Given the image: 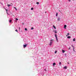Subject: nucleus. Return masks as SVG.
Here are the masks:
<instances>
[{
  "label": "nucleus",
  "mask_w": 76,
  "mask_h": 76,
  "mask_svg": "<svg viewBox=\"0 0 76 76\" xmlns=\"http://www.w3.org/2000/svg\"><path fill=\"white\" fill-rule=\"evenodd\" d=\"M58 15V13L57 12L56 13V16H57Z\"/></svg>",
  "instance_id": "obj_15"
},
{
  "label": "nucleus",
  "mask_w": 76,
  "mask_h": 76,
  "mask_svg": "<svg viewBox=\"0 0 76 76\" xmlns=\"http://www.w3.org/2000/svg\"><path fill=\"white\" fill-rule=\"evenodd\" d=\"M47 13V12H45V13Z\"/></svg>",
  "instance_id": "obj_37"
},
{
  "label": "nucleus",
  "mask_w": 76,
  "mask_h": 76,
  "mask_svg": "<svg viewBox=\"0 0 76 76\" xmlns=\"http://www.w3.org/2000/svg\"><path fill=\"white\" fill-rule=\"evenodd\" d=\"M36 3L37 4H39V2H37Z\"/></svg>",
  "instance_id": "obj_13"
},
{
  "label": "nucleus",
  "mask_w": 76,
  "mask_h": 76,
  "mask_svg": "<svg viewBox=\"0 0 76 76\" xmlns=\"http://www.w3.org/2000/svg\"><path fill=\"white\" fill-rule=\"evenodd\" d=\"M64 28H65V29H66V27H67V26H66V25H64Z\"/></svg>",
  "instance_id": "obj_3"
},
{
  "label": "nucleus",
  "mask_w": 76,
  "mask_h": 76,
  "mask_svg": "<svg viewBox=\"0 0 76 76\" xmlns=\"http://www.w3.org/2000/svg\"><path fill=\"white\" fill-rule=\"evenodd\" d=\"M31 30H32L33 29H34V27H32L31 28Z\"/></svg>",
  "instance_id": "obj_18"
},
{
  "label": "nucleus",
  "mask_w": 76,
  "mask_h": 76,
  "mask_svg": "<svg viewBox=\"0 0 76 76\" xmlns=\"http://www.w3.org/2000/svg\"><path fill=\"white\" fill-rule=\"evenodd\" d=\"M15 31H16V32H18V30H17V29L15 30Z\"/></svg>",
  "instance_id": "obj_27"
},
{
  "label": "nucleus",
  "mask_w": 76,
  "mask_h": 76,
  "mask_svg": "<svg viewBox=\"0 0 76 76\" xmlns=\"http://www.w3.org/2000/svg\"><path fill=\"white\" fill-rule=\"evenodd\" d=\"M72 47H73V48H74V46H73V45H72Z\"/></svg>",
  "instance_id": "obj_30"
},
{
  "label": "nucleus",
  "mask_w": 76,
  "mask_h": 76,
  "mask_svg": "<svg viewBox=\"0 0 76 76\" xmlns=\"http://www.w3.org/2000/svg\"><path fill=\"white\" fill-rule=\"evenodd\" d=\"M5 10H6V12H7V11H8V10H7V9H6Z\"/></svg>",
  "instance_id": "obj_26"
},
{
  "label": "nucleus",
  "mask_w": 76,
  "mask_h": 76,
  "mask_svg": "<svg viewBox=\"0 0 76 76\" xmlns=\"http://www.w3.org/2000/svg\"><path fill=\"white\" fill-rule=\"evenodd\" d=\"M15 20H18V19L16 18H15Z\"/></svg>",
  "instance_id": "obj_23"
},
{
  "label": "nucleus",
  "mask_w": 76,
  "mask_h": 76,
  "mask_svg": "<svg viewBox=\"0 0 76 76\" xmlns=\"http://www.w3.org/2000/svg\"><path fill=\"white\" fill-rule=\"evenodd\" d=\"M61 64V62H59V64Z\"/></svg>",
  "instance_id": "obj_31"
},
{
  "label": "nucleus",
  "mask_w": 76,
  "mask_h": 76,
  "mask_svg": "<svg viewBox=\"0 0 76 76\" xmlns=\"http://www.w3.org/2000/svg\"><path fill=\"white\" fill-rule=\"evenodd\" d=\"M58 21H60V18H58Z\"/></svg>",
  "instance_id": "obj_21"
},
{
  "label": "nucleus",
  "mask_w": 76,
  "mask_h": 76,
  "mask_svg": "<svg viewBox=\"0 0 76 76\" xmlns=\"http://www.w3.org/2000/svg\"><path fill=\"white\" fill-rule=\"evenodd\" d=\"M68 64H69V62H68Z\"/></svg>",
  "instance_id": "obj_36"
},
{
  "label": "nucleus",
  "mask_w": 76,
  "mask_h": 76,
  "mask_svg": "<svg viewBox=\"0 0 76 76\" xmlns=\"http://www.w3.org/2000/svg\"><path fill=\"white\" fill-rule=\"evenodd\" d=\"M73 1H74V0H73Z\"/></svg>",
  "instance_id": "obj_39"
},
{
  "label": "nucleus",
  "mask_w": 76,
  "mask_h": 76,
  "mask_svg": "<svg viewBox=\"0 0 76 76\" xmlns=\"http://www.w3.org/2000/svg\"><path fill=\"white\" fill-rule=\"evenodd\" d=\"M23 25H24V23H23Z\"/></svg>",
  "instance_id": "obj_35"
},
{
  "label": "nucleus",
  "mask_w": 76,
  "mask_h": 76,
  "mask_svg": "<svg viewBox=\"0 0 76 76\" xmlns=\"http://www.w3.org/2000/svg\"><path fill=\"white\" fill-rule=\"evenodd\" d=\"M9 22L11 23L12 22V20H10L9 21Z\"/></svg>",
  "instance_id": "obj_16"
},
{
  "label": "nucleus",
  "mask_w": 76,
  "mask_h": 76,
  "mask_svg": "<svg viewBox=\"0 0 76 76\" xmlns=\"http://www.w3.org/2000/svg\"><path fill=\"white\" fill-rule=\"evenodd\" d=\"M34 8H31V10H33Z\"/></svg>",
  "instance_id": "obj_22"
},
{
  "label": "nucleus",
  "mask_w": 76,
  "mask_h": 76,
  "mask_svg": "<svg viewBox=\"0 0 76 76\" xmlns=\"http://www.w3.org/2000/svg\"><path fill=\"white\" fill-rule=\"evenodd\" d=\"M67 38H68V39H70V38H71V37L70 36H68Z\"/></svg>",
  "instance_id": "obj_4"
},
{
  "label": "nucleus",
  "mask_w": 76,
  "mask_h": 76,
  "mask_svg": "<svg viewBox=\"0 0 76 76\" xmlns=\"http://www.w3.org/2000/svg\"><path fill=\"white\" fill-rule=\"evenodd\" d=\"M53 39H51L50 40V43L49 44L50 45V46L51 45V44H53Z\"/></svg>",
  "instance_id": "obj_1"
},
{
  "label": "nucleus",
  "mask_w": 76,
  "mask_h": 76,
  "mask_svg": "<svg viewBox=\"0 0 76 76\" xmlns=\"http://www.w3.org/2000/svg\"><path fill=\"white\" fill-rule=\"evenodd\" d=\"M25 31H27V30H28V29L26 28H25Z\"/></svg>",
  "instance_id": "obj_17"
},
{
  "label": "nucleus",
  "mask_w": 76,
  "mask_h": 76,
  "mask_svg": "<svg viewBox=\"0 0 76 76\" xmlns=\"http://www.w3.org/2000/svg\"><path fill=\"white\" fill-rule=\"evenodd\" d=\"M57 51H55V53L56 54V53H57Z\"/></svg>",
  "instance_id": "obj_25"
},
{
  "label": "nucleus",
  "mask_w": 76,
  "mask_h": 76,
  "mask_svg": "<svg viewBox=\"0 0 76 76\" xmlns=\"http://www.w3.org/2000/svg\"><path fill=\"white\" fill-rule=\"evenodd\" d=\"M7 6H8V7H10V6H11V4L9 5V4H8Z\"/></svg>",
  "instance_id": "obj_10"
},
{
  "label": "nucleus",
  "mask_w": 76,
  "mask_h": 76,
  "mask_svg": "<svg viewBox=\"0 0 76 76\" xmlns=\"http://www.w3.org/2000/svg\"><path fill=\"white\" fill-rule=\"evenodd\" d=\"M55 37H57V34H55Z\"/></svg>",
  "instance_id": "obj_24"
},
{
  "label": "nucleus",
  "mask_w": 76,
  "mask_h": 76,
  "mask_svg": "<svg viewBox=\"0 0 76 76\" xmlns=\"http://www.w3.org/2000/svg\"><path fill=\"white\" fill-rule=\"evenodd\" d=\"M56 64L55 63H53V66H54L55 65H56Z\"/></svg>",
  "instance_id": "obj_7"
},
{
  "label": "nucleus",
  "mask_w": 76,
  "mask_h": 76,
  "mask_svg": "<svg viewBox=\"0 0 76 76\" xmlns=\"http://www.w3.org/2000/svg\"><path fill=\"white\" fill-rule=\"evenodd\" d=\"M69 34H70V33H68L66 35V37H67V36H68V35H69Z\"/></svg>",
  "instance_id": "obj_11"
},
{
  "label": "nucleus",
  "mask_w": 76,
  "mask_h": 76,
  "mask_svg": "<svg viewBox=\"0 0 76 76\" xmlns=\"http://www.w3.org/2000/svg\"><path fill=\"white\" fill-rule=\"evenodd\" d=\"M65 56H66V53L65 54Z\"/></svg>",
  "instance_id": "obj_33"
},
{
  "label": "nucleus",
  "mask_w": 76,
  "mask_h": 76,
  "mask_svg": "<svg viewBox=\"0 0 76 76\" xmlns=\"http://www.w3.org/2000/svg\"><path fill=\"white\" fill-rule=\"evenodd\" d=\"M70 48H71L70 47L69 48V49L70 50Z\"/></svg>",
  "instance_id": "obj_32"
},
{
  "label": "nucleus",
  "mask_w": 76,
  "mask_h": 76,
  "mask_svg": "<svg viewBox=\"0 0 76 76\" xmlns=\"http://www.w3.org/2000/svg\"><path fill=\"white\" fill-rule=\"evenodd\" d=\"M54 32L55 34H57V30H55L54 31Z\"/></svg>",
  "instance_id": "obj_8"
},
{
  "label": "nucleus",
  "mask_w": 76,
  "mask_h": 76,
  "mask_svg": "<svg viewBox=\"0 0 76 76\" xmlns=\"http://www.w3.org/2000/svg\"><path fill=\"white\" fill-rule=\"evenodd\" d=\"M69 1V2H70V1H71L70 0H68Z\"/></svg>",
  "instance_id": "obj_29"
},
{
  "label": "nucleus",
  "mask_w": 76,
  "mask_h": 76,
  "mask_svg": "<svg viewBox=\"0 0 76 76\" xmlns=\"http://www.w3.org/2000/svg\"><path fill=\"white\" fill-rule=\"evenodd\" d=\"M26 45H23V47L24 48H25L26 46H27V45H28V44H25Z\"/></svg>",
  "instance_id": "obj_2"
},
{
  "label": "nucleus",
  "mask_w": 76,
  "mask_h": 76,
  "mask_svg": "<svg viewBox=\"0 0 76 76\" xmlns=\"http://www.w3.org/2000/svg\"><path fill=\"white\" fill-rule=\"evenodd\" d=\"M14 9H15L16 10H17V9L15 7H14Z\"/></svg>",
  "instance_id": "obj_14"
},
{
  "label": "nucleus",
  "mask_w": 76,
  "mask_h": 76,
  "mask_svg": "<svg viewBox=\"0 0 76 76\" xmlns=\"http://www.w3.org/2000/svg\"><path fill=\"white\" fill-rule=\"evenodd\" d=\"M73 51H74V52H76L75 51V47H74Z\"/></svg>",
  "instance_id": "obj_20"
},
{
  "label": "nucleus",
  "mask_w": 76,
  "mask_h": 76,
  "mask_svg": "<svg viewBox=\"0 0 76 76\" xmlns=\"http://www.w3.org/2000/svg\"><path fill=\"white\" fill-rule=\"evenodd\" d=\"M7 15H10V14H9L8 12H7Z\"/></svg>",
  "instance_id": "obj_28"
},
{
  "label": "nucleus",
  "mask_w": 76,
  "mask_h": 76,
  "mask_svg": "<svg viewBox=\"0 0 76 76\" xmlns=\"http://www.w3.org/2000/svg\"><path fill=\"white\" fill-rule=\"evenodd\" d=\"M19 29H20V27L19 28Z\"/></svg>",
  "instance_id": "obj_38"
},
{
  "label": "nucleus",
  "mask_w": 76,
  "mask_h": 76,
  "mask_svg": "<svg viewBox=\"0 0 76 76\" xmlns=\"http://www.w3.org/2000/svg\"><path fill=\"white\" fill-rule=\"evenodd\" d=\"M64 68L65 69H67V66H64Z\"/></svg>",
  "instance_id": "obj_5"
},
{
  "label": "nucleus",
  "mask_w": 76,
  "mask_h": 76,
  "mask_svg": "<svg viewBox=\"0 0 76 76\" xmlns=\"http://www.w3.org/2000/svg\"><path fill=\"white\" fill-rule=\"evenodd\" d=\"M1 4L3 5V3H1Z\"/></svg>",
  "instance_id": "obj_34"
},
{
  "label": "nucleus",
  "mask_w": 76,
  "mask_h": 76,
  "mask_svg": "<svg viewBox=\"0 0 76 76\" xmlns=\"http://www.w3.org/2000/svg\"><path fill=\"white\" fill-rule=\"evenodd\" d=\"M56 41H58V39H57V37H56Z\"/></svg>",
  "instance_id": "obj_9"
},
{
  "label": "nucleus",
  "mask_w": 76,
  "mask_h": 76,
  "mask_svg": "<svg viewBox=\"0 0 76 76\" xmlns=\"http://www.w3.org/2000/svg\"><path fill=\"white\" fill-rule=\"evenodd\" d=\"M62 51L63 53H64L65 52V51L64 50H62Z\"/></svg>",
  "instance_id": "obj_6"
},
{
  "label": "nucleus",
  "mask_w": 76,
  "mask_h": 76,
  "mask_svg": "<svg viewBox=\"0 0 76 76\" xmlns=\"http://www.w3.org/2000/svg\"><path fill=\"white\" fill-rule=\"evenodd\" d=\"M53 27L54 28V29H56V27L55 26H53Z\"/></svg>",
  "instance_id": "obj_12"
},
{
  "label": "nucleus",
  "mask_w": 76,
  "mask_h": 76,
  "mask_svg": "<svg viewBox=\"0 0 76 76\" xmlns=\"http://www.w3.org/2000/svg\"><path fill=\"white\" fill-rule=\"evenodd\" d=\"M75 38H74L73 39V41H75Z\"/></svg>",
  "instance_id": "obj_19"
}]
</instances>
